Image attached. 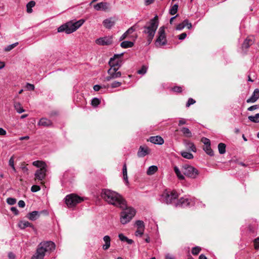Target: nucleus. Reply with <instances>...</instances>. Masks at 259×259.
Listing matches in <instances>:
<instances>
[{
	"label": "nucleus",
	"mask_w": 259,
	"mask_h": 259,
	"mask_svg": "<svg viewBox=\"0 0 259 259\" xmlns=\"http://www.w3.org/2000/svg\"><path fill=\"white\" fill-rule=\"evenodd\" d=\"M101 197L105 201L122 209L120 213V222L122 224L128 223L136 214L135 210L127 206L125 199L119 193L108 189L102 190Z\"/></svg>",
	"instance_id": "1"
},
{
	"label": "nucleus",
	"mask_w": 259,
	"mask_h": 259,
	"mask_svg": "<svg viewBox=\"0 0 259 259\" xmlns=\"http://www.w3.org/2000/svg\"><path fill=\"white\" fill-rule=\"evenodd\" d=\"M158 17L157 15H156L153 19L148 22L144 27L143 33L147 34V39L148 45L151 42L158 28Z\"/></svg>",
	"instance_id": "2"
},
{
	"label": "nucleus",
	"mask_w": 259,
	"mask_h": 259,
	"mask_svg": "<svg viewBox=\"0 0 259 259\" xmlns=\"http://www.w3.org/2000/svg\"><path fill=\"white\" fill-rule=\"evenodd\" d=\"M55 248V243L51 241L40 243L37 247L36 252L31 259H43L45 252H51Z\"/></svg>",
	"instance_id": "3"
},
{
	"label": "nucleus",
	"mask_w": 259,
	"mask_h": 259,
	"mask_svg": "<svg viewBox=\"0 0 259 259\" xmlns=\"http://www.w3.org/2000/svg\"><path fill=\"white\" fill-rule=\"evenodd\" d=\"M84 22L83 19H80L75 22L69 21L64 24L62 25L58 28V32H65L67 34H70L76 31Z\"/></svg>",
	"instance_id": "4"
},
{
	"label": "nucleus",
	"mask_w": 259,
	"mask_h": 259,
	"mask_svg": "<svg viewBox=\"0 0 259 259\" xmlns=\"http://www.w3.org/2000/svg\"><path fill=\"white\" fill-rule=\"evenodd\" d=\"M162 201L167 204L176 203L175 200H178L179 195L176 190H172L170 192H164L162 195Z\"/></svg>",
	"instance_id": "5"
},
{
	"label": "nucleus",
	"mask_w": 259,
	"mask_h": 259,
	"mask_svg": "<svg viewBox=\"0 0 259 259\" xmlns=\"http://www.w3.org/2000/svg\"><path fill=\"white\" fill-rule=\"evenodd\" d=\"M83 201V199L75 194H71L66 196L65 202L68 207L75 206Z\"/></svg>",
	"instance_id": "6"
},
{
	"label": "nucleus",
	"mask_w": 259,
	"mask_h": 259,
	"mask_svg": "<svg viewBox=\"0 0 259 259\" xmlns=\"http://www.w3.org/2000/svg\"><path fill=\"white\" fill-rule=\"evenodd\" d=\"M182 170L184 175L192 179H195L199 175L196 168L188 164L183 165Z\"/></svg>",
	"instance_id": "7"
},
{
	"label": "nucleus",
	"mask_w": 259,
	"mask_h": 259,
	"mask_svg": "<svg viewBox=\"0 0 259 259\" xmlns=\"http://www.w3.org/2000/svg\"><path fill=\"white\" fill-rule=\"evenodd\" d=\"M167 40L165 33V27L162 26L160 27L158 32V37L155 42V46L159 47L161 46H164L166 44Z\"/></svg>",
	"instance_id": "8"
},
{
	"label": "nucleus",
	"mask_w": 259,
	"mask_h": 259,
	"mask_svg": "<svg viewBox=\"0 0 259 259\" xmlns=\"http://www.w3.org/2000/svg\"><path fill=\"white\" fill-rule=\"evenodd\" d=\"M123 55V53L115 54L113 58H111L109 61V65L110 68H115L118 69L121 66L122 62L121 57Z\"/></svg>",
	"instance_id": "9"
},
{
	"label": "nucleus",
	"mask_w": 259,
	"mask_h": 259,
	"mask_svg": "<svg viewBox=\"0 0 259 259\" xmlns=\"http://www.w3.org/2000/svg\"><path fill=\"white\" fill-rule=\"evenodd\" d=\"M118 69L115 68H110L107 71L108 76L105 77V80L108 81L120 77L121 76V73L120 71H118Z\"/></svg>",
	"instance_id": "10"
},
{
	"label": "nucleus",
	"mask_w": 259,
	"mask_h": 259,
	"mask_svg": "<svg viewBox=\"0 0 259 259\" xmlns=\"http://www.w3.org/2000/svg\"><path fill=\"white\" fill-rule=\"evenodd\" d=\"M47 168L45 166H42L38 169H37L34 174L35 181L38 180L40 181V184H44V183L42 182L46 177Z\"/></svg>",
	"instance_id": "11"
},
{
	"label": "nucleus",
	"mask_w": 259,
	"mask_h": 259,
	"mask_svg": "<svg viewBox=\"0 0 259 259\" xmlns=\"http://www.w3.org/2000/svg\"><path fill=\"white\" fill-rule=\"evenodd\" d=\"M41 214L47 215L48 214V212L46 210H44L40 211H33L32 212L28 213L27 214L26 217L31 221H35L37 220Z\"/></svg>",
	"instance_id": "12"
},
{
	"label": "nucleus",
	"mask_w": 259,
	"mask_h": 259,
	"mask_svg": "<svg viewBox=\"0 0 259 259\" xmlns=\"http://www.w3.org/2000/svg\"><path fill=\"white\" fill-rule=\"evenodd\" d=\"M97 44L101 46H109L112 44L113 39L112 36H106L100 37L96 40Z\"/></svg>",
	"instance_id": "13"
},
{
	"label": "nucleus",
	"mask_w": 259,
	"mask_h": 259,
	"mask_svg": "<svg viewBox=\"0 0 259 259\" xmlns=\"http://www.w3.org/2000/svg\"><path fill=\"white\" fill-rule=\"evenodd\" d=\"M116 22V19L114 17H110L109 18L105 19L103 21V26L107 29H111L113 26Z\"/></svg>",
	"instance_id": "14"
},
{
	"label": "nucleus",
	"mask_w": 259,
	"mask_h": 259,
	"mask_svg": "<svg viewBox=\"0 0 259 259\" xmlns=\"http://www.w3.org/2000/svg\"><path fill=\"white\" fill-rule=\"evenodd\" d=\"M190 205V202L188 199L187 198H184L183 197H182L180 198L179 199L177 200V202L175 203V206H181V207H186V206H189Z\"/></svg>",
	"instance_id": "15"
},
{
	"label": "nucleus",
	"mask_w": 259,
	"mask_h": 259,
	"mask_svg": "<svg viewBox=\"0 0 259 259\" xmlns=\"http://www.w3.org/2000/svg\"><path fill=\"white\" fill-rule=\"evenodd\" d=\"M150 149L147 146H141L137 153L139 157H143L146 155L149 154Z\"/></svg>",
	"instance_id": "16"
},
{
	"label": "nucleus",
	"mask_w": 259,
	"mask_h": 259,
	"mask_svg": "<svg viewBox=\"0 0 259 259\" xmlns=\"http://www.w3.org/2000/svg\"><path fill=\"white\" fill-rule=\"evenodd\" d=\"M254 42V39L252 37H247L245 40L244 41L242 45V50L245 52L246 51V50Z\"/></svg>",
	"instance_id": "17"
},
{
	"label": "nucleus",
	"mask_w": 259,
	"mask_h": 259,
	"mask_svg": "<svg viewBox=\"0 0 259 259\" xmlns=\"http://www.w3.org/2000/svg\"><path fill=\"white\" fill-rule=\"evenodd\" d=\"M147 141L158 145H162L164 143V140L159 136L150 137Z\"/></svg>",
	"instance_id": "18"
},
{
	"label": "nucleus",
	"mask_w": 259,
	"mask_h": 259,
	"mask_svg": "<svg viewBox=\"0 0 259 259\" xmlns=\"http://www.w3.org/2000/svg\"><path fill=\"white\" fill-rule=\"evenodd\" d=\"M109 4L106 2H101L95 5L94 8L97 11H105L108 8Z\"/></svg>",
	"instance_id": "19"
},
{
	"label": "nucleus",
	"mask_w": 259,
	"mask_h": 259,
	"mask_svg": "<svg viewBox=\"0 0 259 259\" xmlns=\"http://www.w3.org/2000/svg\"><path fill=\"white\" fill-rule=\"evenodd\" d=\"M259 98V90L256 89L254 90L251 96L247 100V103H253Z\"/></svg>",
	"instance_id": "20"
},
{
	"label": "nucleus",
	"mask_w": 259,
	"mask_h": 259,
	"mask_svg": "<svg viewBox=\"0 0 259 259\" xmlns=\"http://www.w3.org/2000/svg\"><path fill=\"white\" fill-rule=\"evenodd\" d=\"M53 124L52 121L46 118H41L38 122V125L46 127L51 126Z\"/></svg>",
	"instance_id": "21"
},
{
	"label": "nucleus",
	"mask_w": 259,
	"mask_h": 259,
	"mask_svg": "<svg viewBox=\"0 0 259 259\" xmlns=\"http://www.w3.org/2000/svg\"><path fill=\"white\" fill-rule=\"evenodd\" d=\"M103 240L105 244L103 245V249L106 250H107L110 246L111 239L110 236L106 235L104 237Z\"/></svg>",
	"instance_id": "22"
},
{
	"label": "nucleus",
	"mask_w": 259,
	"mask_h": 259,
	"mask_svg": "<svg viewBox=\"0 0 259 259\" xmlns=\"http://www.w3.org/2000/svg\"><path fill=\"white\" fill-rule=\"evenodd\" d=\"M185 143L186 145V148L191 151L195 152L196 151V148L194 145V143L191 142L188 140H185Z\"/></svg>",
	"instance_id": "23"
},
{
	"label": "nucleus",
	"mask_w": 259,
	"mask_h": 259,
	"mask_svg": "<svg viewBox=\"0 0 259 259\" xmlns=\"http://www.w3.org/2000/svg\"><path fill=\"white\" fill-rule=\"evenodd\" d=\"M18 226L21 229H24L28 227H33V225L28 221H21Z\"/></svg>",
	"instance_id": "24"
},
{
	"label": "nucleus",
	"mask_w": 259,
	"mask_h": 259,
	"mask_svg": "<svg viewBox=\"0 0 259 259\" xmlns=\"http://www.w3.org/2000/svg\"><path fill=\"white\" fill-rule=\"evenodd\" d=\"M203 150L205 151V152L210 156H212L214 155L213 151L211 149L210 147V144H207L206 145H204L203 147Z\"/></svg>",
	"instance_id": "25"
},
{
	"label": "nucleus",
	"mask_w": 259,
	"mask_h": 259,
	"mask_svg": "<svg viewBox=\"0 0 259 259\" xmlns=\"http://www.w3.org/2000/svg\"><path fill=\"white\" fill-rule=\"evenodd\" d=\"M158 170V168L156 166L152 165L150 166L147 171V174L148 175H152L154 173H155Z\"/></svg>",
	"instance_id": "26"
},
{
	"label": "nucleus",
	"mask_w": 259,
	"mask_h": 259,
	"mask_svg": "<svg viewBox=\"0 0 259 259\" xmlns=\"http://www.w3.org/2000/svg\"><path fill=\"white\" fill-rule=\"evenodd\" d=\"M134 42L130 41H124L120 44V46L122 48H131L134 46Z\"/></svg>",
	"instance_id": "27"
},
{
	"label": "nucleus",
	"mask_w": 259,
	"mask_h": 259,
	"mask_svg": "<svg viewBox=\"0 0 259 259\" xmlns=\"http://www.w3.org/2000/svg\"><path fill=\"white\" fill-rule=\"evenodd\" d=\"M226 146L225 144L220 143L218 145V150L220 154H223L226 152Z\"/></svg>",
	"instance_id": "28"
},
{
	"label": "nucleus",
	"mask_w": 259,
	"mask_h": 259,
	"mask_svg": "<svg viewBox=\"0 0 259 259\" xmlns=\"http://www.w3.org/2000/svg\"><path fill=\"white\" fill-rule=\"evenodd\" d=\"M33 165L37 167H42V166L47 167V165L45 162L39 160L34 161L32 162Z\"/></svg>",
	"instance_id": "29"
},
{
	"label": "nucleus",
	"mask_w": 259,
	"mask_h": 259,
	"mask_svg": "<svg viewBox=\"0 0 259 259\" xmlns=\"http://www.w3.org/2000/svg\"><path fill=\"white\" fill-rule=\"evenodd\" d=\"M181 131L186 137L190 138L192 137V133L188 128L183 127Z\"/></svg>",
	"instance_id": "30"
},
{
	"label": "nucleus",
	"mask_w": 259,
	"mask_h": 259,
	"mask_svg": "<svg viewBox=\"0 0 259 259\" xmlns=\"http://www.w3.org/2000/svg\"><path fill=\"white\" fill-rule=\"evenodd\" d=\"M14 107L17 112H18L19 113L25 112V110L23 109V107L19 103H15L14 104Z\"/></svg>",
	"instance_id": "31"
},
{
	"label": "nucleus",
	"mask_w": 259,
	"mask_h": 259,
	"mask_svg": "<svg viewBox=\"0 0 259 259\" xmlns=\"http://www.w3.org/2000/svg\"><path fill=\"white\" fill-rule=\"evenodd\" d=\"M181 155L184 157L188 159H191L193 158V155L190 152H188L186 151H182Z\"/></svg>",
	"instance_id": "32"
},
{
	"label": "nucleus",
	"mask_w": 259,
	"mask_h": 259,
	"mask_svg": "<svg viewBox=\"0 0 259 259\" xmlns=\"http://www.w3.org/2000/svg\"><path fill=\"white\" fill-rule=\"evenodd\" d=\"M35 5L34 1H30L27 4V12L28 13H30L32 12V8Z\"/></svg>",
	"instance_id": "33"
},
{
	"label": "nucleus",
	"mask_w": 259,
	"mask_h": 259,
	"mask_svg": "<svg viewBox=\"0 0 259 259\" xmlns=\"http://www.w3.org/2000/svg\"><path fill=\"white\" fill-rule=\"evenodd\" d=\"M178 5L177 4H175L169 10V14L171 15H175L177 12H178Z\"/></svg>",
	"instance_id": "34"
},
{
	"label": "nucleus",
	"mask_w": 259,
	"mask_h": 259,
	"mask_svg": "<svg viewBox=\"0 0 259 259\" xmlns=\"http://www.w3.org/2000/svg\"><path fill=\"white\" fill-rule=\"evenodd\" d=\"M248 119L252 122L258 123L259 122V114H255L254 116H249Z\"/></svg>",
	"instance_id": "35"
},
{
	"label": "nucleus",
	"mask_w": 259,
	"mask_h": 259,
	"mask_svg": "<svg viewBox=\"0 0 259 259\" xmlns=\"http://www.w3.org/2000/svg\"><path fill=\"white\" fill-rule=\"evenodd\" d=\"M201 248L199 246H196L192 248L191 252L194 255H197L201 251Z\"/></svg>",
	"instance_id": "36"
},
{
	"label": "nucleus",
	"mask_w": 259,
	"mask_h": 259,
	"mask_svg": "<svg viewBox=\"0 0 259 259\" xmlns=\"http://www.w3.org/2000/svg\"><path fill=\"white\" fill-rule=\"evenodd\" d=\"M25 162H23L21 163V168L24 174L28 175V168L27 167Z\"/></svg>",
	"instance_id": "37"
},
{
	"label": "nucleus",
	"mask_w": 259,
	"mask_h": 259,
	"mask_svg": "<svg viewBox=\"0 0 259 259\" xmlns=\"http://www.w3.org/2000/svg\"><path fill=\"white\" fill-rule=\"evenodd\" d=\"M18 45V42H16L13 44L8 46L7 47L5 48V51L9 52L12 49H13L15 47H16Z\"/></svg>",
	"instance_id": "38"
},
{
	"label": "nucleus",
	"mask_w": 259,
	"mask_h": 259,
	"mask_svg": "<svg viewBox=\"0 0 259 259\" xmlns=\"http://www.w3.org/2000/svg\"><path fill=\"white\" fill-rule=\"evenodd\" d=\"M136 225L138 229H144L145 228L144 223L143 221L138 220L136 222Z\"/></svg>",
	"instance_id": "39"
},
{
	"label": "nucleus",
	"mask_w": 259,
	"mask_h": 259,
	"mask_svg": "<svg viewBox=\"0 0 259 259\" xmlns=\"http://www.w3.org/2000/svg\"><path fill=\"white\" fill-rule=\"evenodd\" d=\"M182 23H183L184 28L186 27L189 29L191 28L192 24L189 22L188 19H185Z\"/></svg>",
	"instance_id": "40"
},
{
	"label": "nucleus",
	"mask_w": 259,
	"mask_h": 259,
	"mask_svg": "<svg viewBox=\"0 0 259 259\" xmlns=\"http://www.w3.org/2000/svg\"><path fill=\"white\" fill-rule=\"evenodd\" d=\"M100 102H101L99 99L97 98H94L92 100L91 104L93 106L96 107L100 104Z\"/></svg>",
	"instance_id": "41"
},
{
	"label": "nucleus",
	"mask_w": 259,
	"mask_h": 259,
	"mask_svg": "<svg viewBox=\"0 0 259 259\" xmlns=\"http://www.w3.org/2000/svg\"><path fill=\"white\" fill-rule=\"evenodd\" d=\"M172 91L177 93H182L183 91V88L180 86H175L171 89Z\"/></svg>",
	"instance_id": "42"
},
{
	"label": "nucleus",
	"mask_w": 259,
	"mask_h": 259,
	"mask_svg": "<svg viewBox=\"0 0 259 259\" xmlns=\"http://www.w3.org/2000/svg\"><path fill=\"white\" fill-rule=\"evenodd\" d=\"M7 202L10 205H14L16 202V199L14 198L9 197L7 199Z\"/></svg>",
	"instance_id": "43"
},
{
	"label": "nucleus",
	"mask_w": 259,
	"mask_h": 259,
	"mask_svg": "<svg viewBox=\"0 0 259 259\" xmlns=\"http://www.w3.org/2000/svg\"><path fill=\"white\" fill-rule=\"evenodd\" d=\"M254 243V247L255 250H258L259 249V237L255 238L253 240Z\"/></svg>",
	"instance_id": "44"
},
{
	"label": "nucleus",
	"mask_w": 259,
	"mask_h": 259,
	"mask_svg": "<svg viewBox=\"0 0 259 259\" xmlns=\"http://www.w3.org/2000/svg\"><path fill=\"white\" fill-rule=\"evenodd\" d=\"M40 190V187L36 185H33L31 188V191L33 192H36Z\"/></svg>",
	"instance_id": "45"
},
{
	"label": "nucleus",
	"mask_w": 259,
	"mask_h": 259,
	"mask_svg": "<svg viewBox=\"0 0 259 259\" xmlns=\"http://www.w3.org/2000/svg\"><path fill=\"white\" fill-rule=\"evenodd\" d=\"M121 85V82L119 81H114L111 84L112 88H116L120 87Z\"/></svg>",
	"instance_id": "46"
},
{
	"label": "nucleus",
	"mask_w": 259,
	"mask_h": 259,
	"mask_svg": "<svg viewBox=\"0 0 259 259\" xmlns=\"http://www.w3.org/2000/svg\"><path fill=\"white\" fill-rule=\"evenodd\" d=\"M147 71V67L145 66H143L141 69L138 71V73L140 74H144Z\"/></svg>",
	"instance_id": "47"
},
{
	"label": "nucleus",
	"mask_w": 259,
	"mask_h": 259,
	"mask_svg": "<svg viewBox=\"0 0 259 259\" xmlns=\"http://www.w3.org/2000/svg\"><path fill=\"white\" fill-rule=\"evenodd\" d=\"M25 87L28 91H33L35 88V87L33 84L29 83H27Z\"/></svg>",
	"instance_id": "48"
},
{
	"label": "nucleus",
	"mask_w": 259,
	"mask_h": 259,
	"mask_svg": "<svg viewBox=\"0 0 259 259\" xmlns=\"http://www.w3.org/2000/svg\"><path fill=\"white\" fill-rule=\"evenodd\" d=\"M144 230V229L137 228V231L135 232L136 236H137L138 235H140V236H141L143 234Z\"/></svg>",
	"instance_id": "49"
},
{
	"label": "nucleus",
	"mask_w": 259,
	"mask_h": 259,
	"mask_svg": "<svg viewBox=\"0 0 259 259\" xmlns=\"http://www.w3.org/2000/svg\"><path fill=\"white\" fill-rule=\"evenodd\" d=\"M196 101L195 100H194L192 98H189L188 99V101L186 104V107H189L190 105H193L194 104V103H195Z\"/></svg>",
	"instance_id": "50"
},
{
	"label": "nucleus",
	"mask_w": 259,
	"mask_h": 259,
	"mask_svg": "<svg viewBox=\"0 0 259 259\" xmlns=\"http://www.w3.org/2000/svg\"><path fill=\"white\" fill-rule=\"evenodd\" d=\"M201 141L202 143H203L205 145H206L207 144H210V140L208 139L205 138V137H203L201 139Z\"/></svg>",
	"instance_id": "51"
},
{
	"label": "nucleus",
	"mask_w": 259,
	"mask_h": 259,
	"mask_svg": "<svg viewBox=\"0 0 259 259\" xmlns=\"http://www.w3.org/2000/svg\"><path fill=\"white\" fill-rule=\"evenodd\" d=\"M106 88V86H105V85H104V86H103V87H102V86H101V85L96 84V85H95L94 86L93 89H94V91H95L97 92V91H99L101 89H102V88Z\"/></svg>",
	"instance_id": "52"
},
{
	"label": "nucleus",
	"mask_w": 259,
	"mask_h": 259,
	"mask_svg": "<svg viewBox=\"0 0 259 259\" xmlns=\"http://www.w3.org/2000/svg\"><path fill=\"white\" fill-rule=\"evenodd\" d=\"M118 237L121 241H125L127 239V237L125 236L123 234L120 233L118 235Z\"/></svg>",
	"instance_id": "53"
},
{
	"label": "nucleus",
	"mask_w": 259,
	"mask_h": 259,
	"mask_svg": "<svg viewBox=\"0 0 259 259\" xmlns=\"http://www.w3.org/2000/svg\"><path fill=\"white\" fill-rule=\"evenodd\" d=\"M187 120L186 119L184 118H181L179 121L178 125L179 126H181L183 124H185L186 123Z\"/></svg>",
	"instance_id": "54"
},
{
	"label": "nucleus",
	"mask_w": 259,
	"mask_h": 259,
	"mask_svg": "<svg viewBox=\"0 0 259 259\" xmlns=\"http://www.w3.org/2000/svg\"><path fill=\"white\" fill-rule=\"evenodd\" d=\"M258 108H259V105H253V106H250V107H249L248 108V110L250 111H252L255 109H258Z\"/></svg>",
	"instance_id": "55"
},
{
	"label": "nucleus",
	"mask_w": 259,
	"mask_h": 259,
	"mask_svg": "<svg viewBox=\"0 0 259 259\" xmlns=\"http://www.w3.org/2000/svg\"><path fill=\"white\" fill-rule=\"evenodd\" d=\"M9 165L11 166V167H13V166L14 165V156H12L10 160H9Z\"/></svg>",
	"instance_id": "56"
},
{
	"label": "nucleus",
	"mask_w": 259,
	"mask_h": 259,
	"mask_svg": "<svg viewBox=\"0 0 259 259\" xmlns=\"http://www.w3.org/2000/svg\"><path fill=\"white\" fill-rule=\"evenodd\" d=\"M187 36V34L185 32L182 33L178 36L179 39L180 40L184 39Z\"/></svg>",
	"instance_id": "57"
},
{
	"label": "nucleus",
	"mask_w": 259,
	"mask_h": 259,
	"mask_svg": "<svg viewBox=\"0 0 259 259\" xmlns=\"http://www.w3.org/2000/svg\"><path fill=\"white\" fill-rule=\"evenodd\" d=\"M11 210L15 215H18L19 214V211L16 207H12L11 208Z\"/></svg>",
	"instance_id": "58"
},
{
	"label": "nucleus",
	"mask_w": 259,
	"mask_h": 259,
	"mask_svg": "<svg viewBox=\"0 0 259 259\" xmlns=\"http://www.w3.org/2000/svg\"><path fill=\"white\" fill-rule=\"evenodd\" d=\"M18 204L20 207L22 208L24 207L25 206V203L23 200L19 201Z\"/></svg>",
	"instance_id": "59"
},
{
	"label": "nucleus",
	"mask_w": 259,
	"mask_h": 259,
	"mask_svg": "<svg viewBox=\"0 0 259 259\" xmlns=\"http://www.w3.org/2000/svg\"><path fill=\"white\" fill-rule=\"evenodd\" d=\"M135 30V29L134 28V26L130 27L126 32V33L128 34L132 33Z\"/></svg>",
	"instance_id": "60"
},
{
	"label": "nucleus",
	"mask_w": 259,
	"mask_h": 259,
	"mask_svg": "<svg viewBox=\"0 0 259 259\" xmlns=\"http://www.w3.org/2000/svg\"><path fill=\"white\" fill-rule=\"evenodd\" d=\"M174 171L177 175V177L181 174V171H180L179 168L177 166L174 167Z\"/></svg>",
	"instance_id": "61"
},
{
	"label": "nucleus",
	"mask_w": 259,
	"mask_h": 259,
	"mask_svg": "<svg viewBox=\"0 0 259 259\" xmlns=\"http://www.w3.org/2000/svg\"><path fill=\"white\" fill-rule=\"evenodd\" d=\"M122 174L123 175H127V168H126V165L125 163L123 165V169H122Z\"/></svg>",
	"instance_id": "62"
},
{
	"label": "nucleus",
	"mask_w": 259,
	"mask_h": 259,
	"mask_svg": "<svg viewBox=\"0 0 259 259\" xmlns=\"http://www.w3.org/2000/svg\"><path fill=\"white\" fill-rule=\"evenodd\" d=\"M184 28V25L182 23H181L180 24H179L177 27H176V29L177 30H182L183 29V28Z\"/></svg>",
	"instance_id": "63"
},
{
	"label": "nucleus",
	"mask_w": 259,
	"mask_h": 259,
	"mask_svg": "<svg viewBox=\"0 0 259 259\" xmlns=\"http://www.w3.org/2000/svg\"><path fill=\"white\" fill-rule=\"evenodd\" d=\"M165 259H175V257L170 254H167L165 255Z\"/></svg>",
	"instance_id": "64"
}]
</instances>
